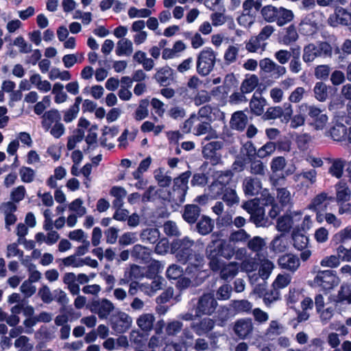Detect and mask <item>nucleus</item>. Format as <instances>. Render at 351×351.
I'll return each mask as SVG.
<instances>
[{"label":"nucleus","instance_id":"nucleus-1","mask_svg":"<svg viewBox=\"0 0 351 351\" xmlns=\"http://www.w3.org/2000/svg\"><path fill=\"white\" fill-rule=\"evenodd\" d=\"M195 241L189 237L182 239H174L171 243V253L175 256L176 261L183 265H186L189 261L200 254L193 249Z\"/></svg>","mask_w":351,"mask_h":351},{"label":"nucleus","instance_id":"nucleus-2","mask_svg":"<svg viewBox=\"0 0 351 351\" xmlns=\"http://www.w3.org/2000/svg\"><path fill=\"white\" fill-rule=\"evenodd\" d=\"M191 176L190 171H186L173 180L172 192L169 193L170 199L176 205H180L185 201L189 189V179Z\"/></svg>","mask_w":351,"mask_h":351},{"label":"nucleus","instance_id":"nucleus-3","mask_svg":"<svg viewBox=\"0 0 351 351\" xmlns=\"http://www.w3.org/2000/svg\"><path fill=\"white\" fill-rule=\"evenodd\" d=\"M216 56L217 53L210 47L201 51L197 58V73L203 77L209 75L215 67Z\"/></svg>","mask_w":351,"mask_h":351},{"label":"nucleus","instance_id":"nucleus-4","mask_svg":"<svg viewBox=\"0 0 351 351\" xmlns=\"http://www.w3.org/2000/svg\"><path fill=\"white\" fill-rule=\"evenodd\" d=\"M332 55V47L326 42H322L318 45L311 43L304 47L302 59L306 63L312 62L317 57H327Z\"/></svg>","mask_w":351,"mask_h":351},{"label":"nucleus","instance_id":"nucleus-5","mask_svg":"<svg viewBox=\"0 0 351 351\" xmlns=\"http://www.w3.org/2000/svg\"><path fill=\"white\" fill-rule=\"evenodd\" d=\"M271 184L276 191V197L282 206L291 204L292 196L287 189V181L284 175L270 178Z\"/></svg>","mask_w":351,"mask_h":351},{"label":"nucleus","instance_id":"nucleus-6","mask_svg":"<svg viewBox=\"0 0 351 351\" xmlns=\"http://www.w3.org/2000/svg\"><path fill=\"white\" fill-rule=\"evenodd\" d=\"M218 306V302L213 293H205L199 297L195 307L197 317L213 315Z\"/></svg>","mask_w":351,"mask_h":351},{"label":"nucleus","instance_id":"nucleus-7","mask_svg":"<svg viewBox=\"0 0 351 351\" xmlns=\"http://www.w3.org/2000/svg\"><path fill=\"white\" fill-rule=\"evenodd\" d=\"M293 115L292 106L290 103H285L282 107L275 106L268 108L263 115L264 120L280 118L281 122L287 123Z\"/></svg>","mask_w":351,"mask_h":351},{"label":"nucleus","instance_id":"nucleus-8","mask_svg":"<svg viewBox=\"0 0 351 351\" xmlns=\"http://www.w3.org/2000/svg\"><path fill=\"white\" fill-rule=\"evenodd\" d=\"M206 257L208 261V267L211 271L219 269L222 263L219 243H217L216 239H213L208 244L205 251Z\"/></svg>","mask_w":351,"mask_h":351},{"label":"nucleus","instance_id":"nucleus-9","mask_svg":"<svg viewBox=\"0 0 351 351\" xmlns=\"http://www.w3.org/2000/svg\"><path fill=\"white\" fill-rule=\"evenodd\" d=\"M223 147L221 141H211L202 147L203 157L212 165H217L221 162V156L218 151Z\"/></svg>","mask_w":351,"mask_h":351},{"label":"nucleus","instance_id":"nucleus-10","mask_svg":"<svg viewBox=\"0 0 351 351\" xmlns=\"http://www.w3.org/2000/svg\"><path fill=\"white\" fill-rule=\"evenodd\" d=\"M339 279L331 270L319 271L314 278L315 286L319 287L324 290L332 289L338 285Z\"/></svg>","mask_w":351,"mask_h":351},{"label":"nucleus","instance_id":"nucleus-11","mask_svg":"<svg viewBox=\"0 0 351 351\" xmlns=\"http://www.w3.org/2000/svg\"><path fill=\"white\" fill-rule=\"evenodd\" d=\"M91 312L97 314L100 319H107L114 311L113 303L108 299L94 300L89 306Z\"/></svg>","mask_w":351,"mask_h":351},{"label":"nucleus","instance_id":"nucleus-12","mask_svg":"<svg viewBox=\"0 0 351 351\" xmlns=\"http://www.w3.org/2000/svg\"><path fill=\"white\" fill-rule=\"evenodd\" d=\"M195 119L194 129L193 134L195 136H199L206 135L204 138L205 141H210L218 138L217 131L213 128L210 123L207 121L199 119L197 117Z\"/></svg>","mask_w":351,"mask_h":351},{"label":"nucleus","instance_id":"nucleus-13","mask_svg":"<svg viewBox=\"0 0 351 351\" xmlns=\"http://www.w3.org/2000/svg\"><path fill=\"white\" fill-rule=\"evenodd\" d=\"M305 106L308 109V115L311 121L310 124L317 130H322L328 122V116L323 113V110L315 106H308L305 105Z\"/></svg>","mask_w":351,"mask_h":351},{"label":"nucleus","instance_id":"nucleus-14","mask_svg":"<svg viewBox=\"0 0 351 351\" xmlns=\"http://www.w3.org/2000/svg\"><path fill=\"white\" fill-rule=\"evenodd\" d=\"M132 318L126 313L119 311L111 319L112 328L117 333L126 332L132 326Z\"/></svg>","mask_w":351,"mask_h":351},{"label":"nucleus","instance_id":"nucleus-15","mask_svg":"<svg viewBox=\"0 0 351 351\" xmlns=\"http://www.w3.org/2000/svg\"><path fill=\"white\" fill-rule=\"evenodd\" d=\"M240 271V263L236 261L226 263L222 260V263L216 271L219 272L221 279L225 281H230L235 278Z\"/></svg>","mask_w":351,"mask_h":351},{"label":"nucleus","instance_id":"nucleus-16","mask_svg":"<svg viewBox=\"0 0 351 351\" xmlns=\"http://www.w3.org/2000/svg\"><path fill=\"white\" fill-rule=\"evenodd\" d=\"M301 212H290L280 217L277 219L276 228L281 232H288L294 225L295 221H299L301 218Z\"/></svg>","mask_w":351,"mask_h":351},{"label":"nucleus","instance_id":"nucleus-17","mask_svg":"<svg viewBox=\"0 0 351 351\" xmlns=\"http://www.w3.org/2000/svg\"><path fill=\"white\" fill-rule=\"evenodd\" d=\"M254 325L250 318H241L235 322L233 330L240 339H245L251 336Z\"/></svg>","mask_w":351,"mask_h":351},{"label":"nucleus","instance_id":"nucleus-18","mask_svg":"<svg viewBox=\"0 0 351 351\" xmlns=\"http://www.w3.org/2000/svg\"><path fill=\"white\" fill-rule=\"evenodd\" d=\"M278 264L281 269L294 273L300 267V261L298 256L289 253L280 256Z\"/></svg>","mask_w":351,"mask_h":351},{"label":"nucleus","instance_id":"nucleus-19","mask_svg":"<svg viewBox=\"0 0 351 351\" xmlns=\"http://www.w3.org/2000/svg\"><path fill=\"white\" fill-rule=\"evenodd\" d=\"M243 189L246 195L254 196L262 189V182L259 178L247 176L243 181Z\"/></svg>","mask_w":351,"mask_h":351},{"label":"nucleus","instance_id":"nucleus-20","mask_svg":"<svg viewBox=\"0 0 351 351\" xmlns=\"http://www.w3.org/2000/svg\"><path fill=\"white\" fill-rule=\"evenodd\" d=\"M215 321L210 317H204L191 324V328L198 336L208 334L215 327Z\"/></svg>","mask_w":351,"mask_h":351},{"label":"nucleus","instance_id":"nucleus-21","mask_svg":"<svg viewBox=\"0 0 351 351\" xmlns=\"http://www.w3.org/2000/svg\"><path fill=\"white\" fill-rule=\"evenodd\" d=\"M328 23L333 27L338 25H351V13L344 8H339L336 10L335 14L329 17Z\"/></svg>","mask_w":351,"mask_h":351},{"label":"nucleus","instance_id":"nucleus-22","mask_svg":"<svg viewBox=\"0 0 351 351\" xmlns=\"http://www.w3.org/2000/svg\"><path fill=\"white\" fill-rule=\"evenodd\" d=\"M61 112L56 108H51L42 116V126L45 131H48L52 125L61 122Z\"/></svg>","mask_w":351,"mask_h":351},{"label":"nucleus","instance_id":"nucleus-23","mask_svg":"<svg viewBox=\"0 0 351 351\" xmlns=\"http://www.w3.org/2000/svg\"><path fill=\"white\" fill-rule=\"evenodd\" d=\"M204 262V256L202 254H197L187 262V266L184 271L185 274L191 278L197 276L202 271Z\"/></svg>","mask_w":351,"mask_h":351},{"label":"nucleus","instance_id":"nucleus-24","mask_svg":"<svg viewBox=\"0 0 351 351\" xmlns=\"http://www.w3.org/2000/svg\"><path fill=\"white\" fill-rule=\"evenodd\" d=\"M229 306L234 314H250L253 309V304L245 299L232 300Z\"/></svg>","mask_w":351,"mask_h":351},{"label":"nucleus","instance_id":"nucleus-25","mask_svg":"<svg viewBox=\"0 0 351 351\" xmlns=\"http://www.w3.org/2000/svg\"><path fill=\"white\" fill-rule=\"evenodd\" d=\"M286 331L285 326L277 319L270 321L265 331V337L270 340L281 335Z\"/></svg>","mask_w":351,"mask_h":351},{"label":"nucleus","instance_id":"nucleus-26","mask_svg":"<svg viewBox=\"0 0 351 351\" xmlns=\"http://www.w3.org/2000/svg\"><path fill=\"white\" fill-rule=\"evenodd\" d=\"M201 209L196 204H186L182 212V218L189 224H194L197 222L200 216Z\"/></svg>","mask_w":351,"mask_h":351},{"label":"nucleus","instance_id":"nucleus-27","mask_svg":"<svg viewBox=\"0 0 351 351\" xmlns=\"http://www.w3.org/2000/svg\"><path fill=\"white\" fill-rule=\"evenodd\" d=\"M247 123V117L243 111H237L232 115L230 125L232 130L243 131Z\"/></svg>","mask_w":351,"mask_h":351},{"label":"nucleus","instance_id":"nucleus-28","mask_svg":"<svg viewBox=\"0 0 351 351\" xmlns=\"http://www.w3.org/2000/svg\"><path fill=\"white\" fill-rule=\"evenodd\" d=\"M337 203L347 202L351 198V190L344 181H339L335 186Z\"/></svg>","mask_w":351,"mask_h":351},{"label":"nucleus","instance_id":"nucleus-29","mask_svg":"<svg viewBox=\"0 0 351 351\" xmlns=\"http://www.w3.org/2000/svg\"><path fill=\"white\" fill-rule=\"evenodd\" d=\"M214 228V221L208 216L203 215L197 222L196 230L201 235H207Z\"/></svg>","mask_w":351,"mask_h":351},{"label":"nucleus","instance_id":"nucleus-30","mask_svg":"<svg viewBox=\"0 0 351 351\" xmlns=\"http://www.w3.org/2000/svg\"><path fill=\"white\" fill-rule=\"evenodd\" d=\"M132 257L137 260H140L145 263L151 261V250L141 245H135L131 252Z\"/></svg>","mask_w":351,"mask_h":351},{"label":"nucleus","instance_id":"nucleus-31","mask_svg":"<svg viewBox=\"0 0 351 351\" xmlns=\"http://www.w3.org/2000/svg\"><path fill=\"white\" fill-rule=\"evenodd\" d=\"M300 54L301 48L299 45L292 47V58L289 62V69L293 73H298L302 70Z\"/></svg>","mask_w":351,"mask_h":351},{"label":"nucleus","instance_id":"nucleus-32","mask_svg":"<svg viewBox=\"0 0 351 351\" xmlns=\"http://www.w3.org/2000/svg\"><path fill=\"white\" fill-rule=\"evenodd\" d=\"M250 221L256 227H267L271 223L265 216V210L263 206L258 208L256 211L250 215Z\"/></svg>","mask_w":351,"mask_h":351},{"label":"nucleus","instance_id":"nucleus-33","mask_svg":"<svg viewBox=\"0 0 351 351\" xmlns=\"http://www.w3.org/2000/svg\"><path fill=\"white\" fill-rule=\"evenodd\" d=\"M161 86H167L173 77V70L168 66L160 69L154 76Z\"/></svg>","mask_w":351,"mask_h":351},{"label":"nucleus","instance_id":"nucleus-34","mask_svg":"<svg viewBox=\"0 0 351 351\" xmlns=\"http://www.w3.org/2000/svg\"><path fill=\"white\" fill-rule=\"evenodd\" d=\"M330 162L331 165L328 169V173L336 178H341L343 174L346 160L342 158H335L330 160Z\"/></svg>","mask_w":351,"mask_h":351},{"label":"nucleus","instance_id":"nucleus-35","mask_svg":"<svg viewBox=\"0 0 351 351\" xmlns=\"http://www.w3.org/2000/svg\"><path fill=\"white\" fill-rule=\"evenodd\" d=\"M62 280L72 295H77L79 294L80 290V285L76 282V275L74 273H65Z\"/></svg>","mask_w":351,"mask_h":351},{"label":"nucleus","instance_id":"nucleus-36","mask_svg":"<svg viewBox=\"0 0 351 351\" xmlns=\"http://www.w3.org/2000/svg\"><path fill=\"white\" fill-rule=\"evenodd\" d=\"M267 105V101L263 97H258L254 95L250 102L251 112L256 116L263 115L264 107Z\"/></svg>","mask_w":351,"mask_h":351},{"label":"nucleus","instance_id":"nucleus-37","mask_svg":"<svg viewBox=\"0 0 351 351\" xmlns=\"http://www.w3.org/2000/svg\"><path fill=\"white\" fill-rule=\"evenodd\" d=\"M143 276L141 268L136 265H132L124 273L123 278L121 280L120 284H126L130 281H135Z\"/></svg>","mask_w":351,"mask_h":351},{"label":"nucleus","instance_id":"nucleus-38","mask_svg":"<svg viewBox=\"0 0 351 351\" xmlns=\"http://www.w3.org/2000/svg\"><path fill=\"white\" fill-rule=\"evenodd\" d=\"M155 317L151 313H143L136 319L137 326L144 332L150 331L153 328Z\"/></svg>","mask_w":351,"mask_h":351},{"label":"nucleus","instance_id":"nucleus-39","mask_svg":"<svg viewBox=\"0 0 351 351\" xmlns=\"http://www.w3.org/2000/svg\"><path fill=\"white\" fill-rule=\"evenodd\" d=\"M250 160L249 171L254 176L264 177L267 171L266 165L259 159L252 158Z\"/></svg>","mask_w":351,"mask_h":351},{"label":"nucleus","instance_id":"nucleus-40","mask_svg":"<svg viewBox=\"0 0 351 351\" xmlns=\"http://www.w3.org/2000/svg\"><path fill=\"white\" fill-rule=\"evenodd\" d=\"M116 54L119 56H130L133 52V45L128 38H122L118 41L116 48Z\"/></svg>","mask_w":351,"mask_h":351},{"label":"nucleus","instance_id":"nucleus-41","mask_svg":"<svg viewBox=\"0 0 351 351\" xmlns=\"http://www.w3.org/2000/svg\"><path fill=\"white\" fill-rule=\"evenodd\" d=\"M330 88L323 82H318L313 88L314 96L317 100L324 102L328 97V89Z\"/></svg>","mask_w":351,"mask_h":351},{"label":"nucleus","instance_id":"nucleus-42","mask_svg":"<svg viewBox=\"0 0 351 351\" xmlns=\"http://www.w3.org/2000/svg\"><path fill=\"white\" fill-rule=\"evenodd\" d=\"M278 14L276 16V22L278 26H283L289 23L293 18V13L291 10L282 7L277 8Z\"/></svg>","mask_w":351,"mask_h":351},{"label":"nucleus","instance_id":"nucleus-43","mask_svg":"<svg viewBox=\"0 0 351 351\" xmlns=\"http://www.w3.org/2000/svg\"><path fill=\"white\" fill-rule=\"evenodd\" d=\"M265 246V240L259 236H255L253 238L250 237L247 242V248L256 254L263 251Z\"/></svg>","mask_w":351,"mask_h":351},{"label":"nucleus","instance_id":"nucleus-44","mask_svg":"<svg viewBox=\"0 0 351 351\" xmlns=\"http://www.w3.org/2000/svg\"><path fill=\"white\" fill-rule=\"evenodd\" d=\"M330 136L337 141H346L348 128L343 124H336L330 129Z\"/></svg>","mask_w":351,"mask_h":351},{"label":"nucleus","instance_id":"nucleus-45","mask_svg":"<svg viewBox=\"0 0 351 351\" xmlns=\"http://www.w3.org/2000/svg\"><path fill=\"white\" fill-rule=\"evenodd\" d=\"M154 176L160 187H168L172 181L171 177L165 172V169L163 168L156 169L154 172Z\"/></svg>","mask_w":351,"mask_h":351},{"label":"nucleus","instance_id":"nucleus-46","mask_svg":"<svg viewBox=\"0 0 351 351\" xmlns=\"http://www.w3.org/2000/svg\"><path fill=\"white\" fill-rule=\"evenodd\" d=\"M63 89L64 85L60 82H56L53 86L51 93L54 95V102L57 104H62L68 99V95Z\"/></svg>","mask_w":351,"mask_h":351},{"label":"nucleus","instance_id":"nucleus-47","mask_svg":"<svg viewBox=\"0 0 351 351\" xmlns=\"http://www.w3.org/2000/svg\"><path fill=\"white\" fill-rule=\"evenodd\" d=\"M160 237V232L157 228H147L141 233V239L143 242L149 243H156Z\"/></svg>","mask_w":351,"mask_h":351},{"label":"nucleus","instance_id":"nucleus-48","mask_svg":"<svg viewBox=\"0 0 351 351\" xmlns=\"http://www.w3.org/2000/svg\"><path fill=\"white\" fill-rule=\"evenodd\" d=\"M258 84V78L256 75H251L247 77L241 85V91L243 93L252 92Z\"/></svg>","mask_w":351,"mask_h":351},{"label":"nucleus","instance_id":"nucleus-49","mask_svg":"<svg viewBox=\"0 0 351 351\" xmlns=\"http://www.w3.org/2000/svg\"><path fill=\"white\" fill-rule=\"evenodd\" d=\"M219 245L221 257L226 260H230L234 256L235 247L230 241L228 242L223 239L221 240Z\"/></svg>","mask_w":351,"mask_h":351},{"label":"nucleus","instance_id":"nucleus-50","mask_svg":"<svg viewBox=\"0 0 351 351\" xmlns=\"http://www.w3.org/2000/svg\"><path fill=\"white\" fill-rule=\"evenodd\" d=\"M267 43H263L256 36H252L245 44V49L251 53L256 52L258 49L265 50Z\"/></svg>","mask_w":351,"mask_h":351},{"label":"nucleus","instance_id":"nucleus-51","mask_svg":"<svg viewBox=\"0 0 351 351\" xmlns=\"http://www.w3.org/2000/svg\"><path fill=\"white\" fill-rule=\"evenodd\" d=\"M221 198L228 206L237 204L239 202V198L237 195L236 191L230 186H228L227 189H225V192Z\"/></svg>","mask_w":351,"mask_h":351},{"label":"nucleus","instance_id":"nucleus-52","mask_svg":"<svg viewBox=\"0 0 351 351\" xmlns=\"http://www.w3.org/2000/svg\"><path fill=\"white\" fill-rule=\"evenodd\" d=\"M148 106L149 101L147 99L141 100L139 105L134 114V118L135 120L141 121L147 117L149 114Z\"/></svg>","mask_w":351,"mask_h":351},{"label":"nucleus","instance_id":"nucleus-53","mask_svg":"<svg viewBox=\"0 0 351 351\" xmlns=\"http://www.w3.org/2000/svg\"><path fill=\"white\" fill-rule=\"evenodd\" d=\"M53 301H56L61 306L60 311H64L66 305L69 302L67 294L61 289H56L53 291Z\"/></svg>","mask_w":351,"mask_h":351},{"label":"nucleus","instance_id":"nucleus-54","mask_svg":"<svg viewBox=\"0 0 351 351\" xmlns=\"http://www.w3.org/2000/svg\"><path fill=\"white\" fill-rule=\"evenodd\" d=\"M336 302L351 304V285L344 284L341 286Z\"/></svg>","mask_w":351,"mask_h":351},{"label":"nucleus","instance_id":"nucleus-55","mask_svg":"<svg viewBox=\"0 0 351 351\" xmlns=\"http://www.w3.org/2000/svg\"><path fill=\"white\" fill-rule=\"evenodd\" d=\"M286 248L287 242L283 234L275 237L271 243V249L274 252H282L285 251Z\"/></svg>","mask_w":351,"mask_h":351},{"label":"nucleus","instance_id":"nucleus-56","mask_svg":"<svg viewBox=\"0 0 351 351\" xmlns=\"http://www.w3.org/2000/svg\"><path fill=\"white\" fill-rule=\"evenodd\" d=\"M250 238V234L245 230L240 229L232 232L229 237V241L233 243H246Z\"/></svg>","mask_w":351,"mask_h":351},{"label":"nucleus","instance_id":"nucleus-57","mask_svg":"<svg viewBox=\"0 0 351 351\" xmlns=\"http://www.w3.org/2000/svg\"><path fill=\"white\" fill-rule=\"evenodd\" d=\"M277 8L271 5L263 7L261 10L263 19L269 23L275 22L278 14Z\"/></svg>","mask_w":351,"mask_h":351},{"label":"nucleus","instance_id":"nucleus-58","mask_svg":"<svg viewBox=\"0 0 351 351\" xmlns=\"http://www.w3.org/2000/svg\"><path fill=\"white\" fill-rule=\"evenodd\" d=\"M276 147L274 142L269 141L258 149L256 155L260 158H266L271 155L276 149Z\"/></svg>","mask_w":351,"mask_h":351},{"label":"nucleus","instance_id":"nucleus-59","mask_svg":"<svg viewBox=\"0 0 351 351\" xmlns=\"http://www.w3.org/2000/svg\"><path fill=\"white\" fill-rule=\"evenodd\" d=\"M84 138V131L82 129H77L74 132V134L69 136L67 142V149L73 150L77 143L81 142Z\"/></svg>","mask_w":351,"mask_h":351},{"label":"nucleus","instance_id":"nucleus-60","mask_svg":"<svg viewBox=\"0 0 351 351\" xmlns=\"http://www.w3.org/2000/svg\"><path fill=\"white\" fill-rule=\"evenodd\" d=\"M239 49L236 45H230L224 53V60L227 64L236 62Z\"/></svg>","mask_w":351,"mask_h":351},{"label":"nucleus","instance_id":"nucleus-61","mask_svg":"<svg viewBox=\"0 0 351 351\" xmlns=\"http://www.w3.org/2000/svg\"><path fill=\"white\" fill-rule=\"evenodd\" d=\"M298 38V32L294 26H289L286 31L285 34L282 38V42L285 45H289L296 41Z\"/></svg>","mask_w":351,"mask_h":351},{"label":"nucleus","instance_id":"nucleus-62","mask_svg":"<svg viewBox=\"0 0 351 351\" xmlns=\"http://www.w3.org/2000/svg\"><path fill=\"white\" fill-rule=\"evenodd\" d=\"M293 246L298 250H304L308 243V239L302 234H294L293 235Z\"/></svg>","mask_w":351,"mask_h":351},{"label":"nucleus","instance_id":"nucleus-63","mask_svg":"<svg viewBox=\"0 0 351 351\" xmlns=\"http://www.w3.org/2000/svg\"><path fill=\"white\" fill-rule=\"evenodd\" d=\"M232 215L229 213H225L216 219V225L217 228H225L232 226Z\"/></svg>","mask_w":351,"mask_h":351},{"label":"nucleus","instance_id":"nucleus-64","mask_svg":"<svg viewBox=\"0 0 351 351\" xmlns=\"http://www.w3.org/2000/svg\"><path fill=\"white\" fill-rule=\"evenodd\" d=\"M349 239H351V226H348L340 230L332 237L333 241L336 243H343Z\"/></svg>","mask_w":351,"mask_h":351}]
</instances>
